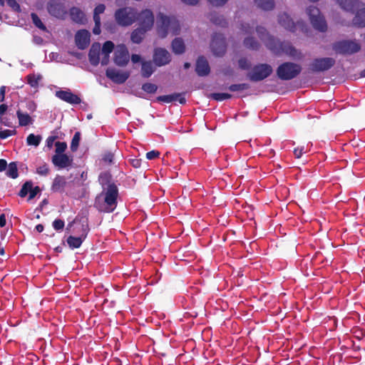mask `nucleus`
<instances>
[{"mask_svg": "<svg viewBox=\"0 0 365 365\" xmlns=\"http://www.w3.org/2000/svg\"><path fill=\"white\" fill-rule=\"evenodd\" d=\"M98 182L102 187V191L96 198V207L101 212H112L118 204V186L109 172L101 173L98 176Z\"/></svg>", "mask_w": 365, "mask_h": 365, "instance_id": "f257e3e1", "label": "nucleus"}, {"mask_svg": "<svg viewBox=\"0 0 365 365\" xmlns=\"http://www.w3.org/2000/svg\"><path fill=\"white\" fill-rule=\"evenodd\" d=\"M180 31V23L175 17H169L162 13L158 15L157 32L160 38H165L169 32L178 35Z\"/></svg>", "mask_w": 365, "mask_h": 365, "instance_id": "f03ea898", "label": "nucleus"}, {"mask_svg": "<svg viewBox=\"0 0 365 365\" xmlns=\"http://www.w3.org/2000/svg\"><path fill=\"white\" fill-rule=\"evenodd\" d=\"M340 7L351 13L356 11L353 24L359 27H365V8L360 9L363 4L358 0H336Z\"/></svg>", "mask_w": 365, "mask_h": 365, "instance_id": "7ed1b4c3", "label": "nucleus"}, {"mask_svg": "<svg viewBox=\"0 0 365 365\" xmlns=\"http://www.w3.org/2000/svg\"><path fill=\"white\" fill-rule=\"evenodd\" d=\"M264 43L269 50L276 55L284 53L291 57H296L300 54L290 42L280 41L272 36H269Z\"/></svg>", "mask_w": 365, "mask_h": 365, "instance_id": "20e7f679", "label": "nucleus"}, {"mask_svg": "<svg viewBox=\"0 0 365 365\" xmlns=\"http://www.w3.org/2000/svg\"><path fill=\"white\" fill-rule=\"evenodd\" d=\"M361 44L355 40H341L332 44L333 51L340 55L350 56L361 50Z\"/></svg>", "mask_w": 365, "mask_h": 365, "instance_id": "39448f33", "label": "nucleus"}, {"mask_svg": "<svg viewBox=\"0 0 365 365\" xmlns=\"http://www.w3.org/2000/svg\"><path fill=\"white\" fill-rule=\"evenodd\" d=\"M116 23L121 26H128L137 21V11L132 7H123L115 11Z\"/></svg>", "mask_w": 365, "mask_h": 365, "instance_id": "423d86ee", "label": "nucleus"}, {"mask_svg": "<svg viewBox=\"0 0 365 365\" xmlns=\"http://www.w3.org/2000/svg\"><path fill=\"white\" fill-rule=\"evenodd\" d=\"M301 71L300 65L292 62H284L277 68V75L281 80L289 81L296 78Z\"/></svg>", "mask_w": 365, "mask_h": 365, "instance_id": "0eeeda50", "label": "nucleus"}, {"mask_svg": "<svg viewBox=\"0 0 365 365\" xmlns=\"http://www.w3.org/2000/svg\"><path fill=\"white\" fill-rule=\"evenodd\" d=\"M273 72L272 67L267 63L255 65L251 72L247 74V78L252 82L262 81L269 77Z\"/></svg>", "mask_w": 365, "mask_h": 365, "instance_id": "6e6552de", "label": "nucleus"}, {"mask_svg": "<svg viewBox=\"0 0 365 365\" xmlns=\"http://www.w3.org/2000/svg\"><path fill=\"white\" fill-rule=\"evenodd\" d=\"M76 229H78L76 232L78 234V236L73 237L70 235L66 240L68 245L71 249L79 248L84 240L86 238L89 232L88 220H86L83 221L78 227H76Z\"/></svg>", "mask_w": 365, "mask_h": 365, "instance_id": "1a4fd4ad", "label": "nucleus"}, {"mask_svg": "<svg viewBox=\"0 0 365 365\" xmlns=\"http://www.w3.org/2000/svg\"><path fill=\"white\" fill-rule=\"evenodd\" d=\"M307 13L309 17L310 22L312 26L321 31L324 32L327 31V24L324 17L321 14L319 9L314 6H310L307 9Z\"/></svg>", "mask_w": 365, "mask_h": 365, "instance_id": "9d476101", "label": "nucleus"}, {"mask_svg": "<svg viewBox=\"0 0 365 365\" xmlns=\"http://www.w3.org/2000/svg\"><path fill=\"white\" fill-rule=\"evenodd\" d=\"M335 63V59L331 57L316 58L309 64L308 69L312 73L324 72L331 68Z\"/></svg>", "mask_w": 365, "mask_h": 365, "instance_id": "9b49d317", "label": "nucleus"}, {"mask_svg": "<svg viewBox=\"0 0 365 365\" xmlns=\"http://www.w3.org/2000/svg\"><path fill=\"white\" fill-rule=\"evenodd\" d=\"M48 14L58 19H65L68 11L62 0H49L46 6Z\"/></svg>", "mask_w": 365, "mask_h": 365, "instance_id": "f8f14e48", "label": "nucleus"}, {"mask_svg": "<svg viewBox=\"0 0 365 365\" xmlns=\"http://www.w3.org/2000/svg\"><path fill=\"white\" fill-rule=\"evenodd\" d=\"M210 48L215 56L219 57L224 56L227 49L225 36L221 34H214L212 38Z\"/></svg>", "mask_w": 365, "mask_h": 365, "instance_id": "ddd939ff", "label": "nucleus"}, {"mask_svg": "<svg viewBox=\"0 0 365 365\" xmlns=\"http://www.w3.org/2000/svg\"><path fill=\"white\" fill-rule=\"evenodd\" d=\"M170 53L164 48L157 47L153 50V62L158 66L161 67L168 65L171 61Z\"/></svg>", "mask_w": 365, "mask_h": 365, "instance_id": "4468645a", "label": "nucleus"}, {"mask_svg": "<svg viewBox=\"0 0 365 365\" xmlns=\"http://www.w3.org/2000/svg\"><path fill=\"white\" fill-rule=\"evenodd\" d=\"M137 20L139 21V27L149 31L154 24V15L151 10L145 9L139 14L137 12Z\"/></svg>", "mask_w": 365, "mask_h": 365, "instance_id": "2eb2a0df", "label": "nucleus"}, {"mask_svg": "<svg viewBox=\"0 0 365 365\" xmlns=\"http://www.w3.org/2000/svg\"><path fill=\"white\" fill-rule=\"evenodd\" d=\"M114 62L118 66H125L129 62V52L124 44L117 46L114 53Z\"/></svg>", "mask_w": 365, "mask_h": 365, "instance_id": "dca6fc26", "label": "nucleus"}, {"mask_svg": "<svg viewBox=\"0 0 365 365\" xmlns=\"http://www.w3.org/2000/svg\"><path fill=\"white\" fill-rule=\"evenodd\" d=\"M55 96L61 101L71 105H77L81 103V98L72 93L70 89L57 91Z\"/></svg>", "mask_w": 365, "mask_h": 365, "instance_id": "f3484780", "label": "nucleus"}, {"mask_svg": "<svg viewBox=\"0 0 365 365\" xmlns=\"http://www.w3.org/2000/svg\"><path fill=\"white\" fill-rule=\"evenodd\" d=\"M106 76L113 82L122 84L125 83L130 76L128 71H119L115 68H108L106 72Z\"/></svg>", "mask_w": 365, "mask_h": 365, "instance_id": "a211bd4d", "label": "nucleus"}, {"mask_svg": "<svg viewBox=\"0 0 365 365\" xmlns=\"http://www.w3.org/2000/svg\"><path fill=\"white\" fill-rule=\"evenodd\" d=\"M90 33L87 30L78 31L75 36V41L79 49H85L90 43Z\"/></svg>", "mask_w": 365, "mask_h": 365, "instance_id": "6ab92c4d", "label": "nucleus"}, {"mask_svg": "<svg viewBox=\"0 0 365 365\" xmlns=\"http://www.w3.org/2000/svg\"><path fill=\"white\" fill-rule=\"evenodd\" d=\"M279 24L283 26L285 29L294 32L296 30L297 25L303 26V22L298 21L296 24L293 20L286 13L279 14L278 16Z\"/></svg>", "mask_w": 365, "mask_h": 365, "instance_id": "aec40b11", "label": "nucleus"}, {"mask_svg": "<svg viewBox=\"0 0 365 365\" xmlns=\"http://www.w3.org/2000/svg\"><path fill=\"white\" fill-rule=\"evenodd\" d=\"M195 71L199 76H206L210 73V67L205 57L200 56L195 64Z\"/></svg>", "mask_w": 365, "mask_h": 365, "instance_id": "412c9836", "label": "nucleus"}, {"mask_svg": "<svg viewBox=\"0 0 365 365\" xmlns=\"http://www.w3.org/2000/svg\"><path fill=\"white\" fill-rule=\"evenodd\" d=\"M51 161L56 167L59 169H63L71 165L73 159L66 154H61L53 155Z\"/></svg>", "mask_w": 365, "mask_h": 365, "instance_id": "4be33fe9", "label": "nucleus"}, {"mask_svg": "<svg viewBox=\"0 0 365 365\" xmlns=\"http://www.w3.org/2000/svg\"><path fill=\"white\" fill-rule=\"evenodd\" d=\"M100 43H96L91 46L88 53V59L92 66H96L100 63Z\"/></svg>", "mask_w": 365, "mask_h": 365, "instance_id": "5701e85b", "label": "nucleus"}, {"mask_svg": "<svg viewBox=\"0 0 365 365\" xmlns=\"http://www.w3.org/2000/svg\"><path fill=\"white\" fill-rule=\"evenodd\" d=\"M66 183L64 176L57 175L53 180L51 189L53 192H63Z\"/></svg>", "mask_w": 365, "mask_h": 365, "instance_id": "b1692460", "label": "nucleus"}, {"mask_svg": "<svg viewBox=\"0 0 365 365\" xmlns=\"http://www.w3.org/2000/svg\"><path fill=\"white\" fill-rule=\"evenodd\" d=\"M171 47L173 52L177 55L182 54L185 51L184 41L179 37L173 40Z\"/></svg>", "mask_w": 365, "mask_h": 365, "instance_id": "393cba45", "label": "nucleus"}, {"mask_svg": "<svg viewBox=\"0 0 365 365\" xmlns=\"http://www.w3.org/2000/svg\"><path fill=\"white\" fill-rule=\"evenodd\" d=\"M70 16L73 21L83 24L85 19L84 13L78 7L73 6L70 9Z\"/></svg>", "mask_w": 365, "mask_h": 365, "instance_id": "a878e982", "label": "nucleus"}, {"mask_svg": "<svg viewBox=\"0 0 365 365\" xmlns=\"http://www.w3.org/2000/svg\"><path fill=\"white\" fill-rule=\"evenodd\" d=\"M210 21L215 25L220 27H227L228 23L222 15H220L216 12H212L208 16Z\"/></svg>", "mask_w": 365, "mask_h": 365, "instance_id": "bb28decb", "label": "nucleus"}, {"mask_svg": "<svg viewBox=\"0 0 365 365\" xmlns=\"http://www.w3.org/2000/svg\"><path fill=\"white\" fill-rule=\"evenodd\" d=\"M16 115L19 119V126H27L33 124L34 120L26 113H23L20 109L16 111Z\"/></svg>", "mask_w": 365, "mask_h": 365, "instance_id": "cd10ccee", "label": "nucleus"}, {"mask_svg": "<svg viewBox=\"0 0 365 365\" xmlns=\"http://www.w3.org/2000/svg\"><path fill=\"white\" fill-rule=\"evenodd\" d=\"M141 66V75L144 78H149L155 71L151 61H143Z\"/></svg>", "mask_w": 365, "mask_h": 365, "instance_id": "c85d7f7f", "label": "nucleus"}, {"mask_svg": "<svg viewBox=\"0 0 365 365\" xmlns=\"http://www.w3.org/2000/svg\"><path fill=\"white\" fill-rule=\"evenodd\" d=\"M148 31L138 27L133 31L130 35V40L134 43H140Z\"/></svg>", "mask_w": 365, "mask_h": 365, "instance_id": "c756f323", "label": "nucleus"}, {"mask_svg": "<svg viewBox=\"0 0 365 365\" xmlns=\"http://www.w3.org/2000/svg\"><path fill=\"white\" fill-rule=\"evenodd\" d=\"M243 45L245 48L252 51H257L260 48V43L253 36L246 37L243 41Z\"/></svg>", "mask_w": 365, "mask_h": 365, "instance_id": "7c9ffc66", "label": "nucleus"}, {"mask_svg": "<svg viewBox=\"0 0 365 365\" xmlns=\"http://www.w3.org/2000/svg\"><path fill=\"white\" fill-rule=\"evenodd\" d=\"M42 79L41 74L31 73L26 76L27 83L32 88H37L39 81Z\"/></svg>", "mask_w": 365, "mask_h": 365, "instance_id": "2f4dec72", "label": "nucleus"}, {"mask_svg": "<svg viewBox=\"0 0 365 365\" xmlns=\"http://www.w3.org/2000/svg\"><path fill=\"white\" fill-rule=\"evenodd\" d=\"M6 175L13 179H16L19 176L17 165L15 162H11L7 165Z\"/></svg>", "mask_w": 365, "mask_h": 365, "instance_id": "473e14b6", "label": "nucleus"}, {"mask_svg": "<svg viewBox=\"0 0 365 365\" xmlns=\"http://www.w3.org/2000/svg\"><path fill=\"white\" fill-rule=\"evenodd\" d=\"M257 4L258 7L263 10L269 11L272 10L274 6L273 0H254Z\"/></svg>", "mask_w": 365, "mask_h": 365, "instance_id": "72a5a7b5", "label": "nucleus"}, {"mask_svg": "<svg viewBox=\"0 0 365 365\" xmlns=\"http://www.w3.org/2000/svg\"><path fill=\"white\" fill-rule=\"evenodd\" d=\"M179 95L178 93H174L170 95L159 96L156 100L159 102L169 103L173 101H176Z\"/></svg>", "mask_w": 365, "mask_h": 365, "instance_id": "f704fd0d", "label": "nucleus"}, {"mask_svg": "<svg viewBox=\"0 0 365 365\" xmlns=\"http://www.w3.org/2000/svg\"><path fill=\"white\" fill-rule=\"evenodd\" d=\"M41 141V135H36L33 133H31L28 135L26 138V143L29 145H34L37 147Z\"/></svg>", "mask_w": 365, "mask_h": 365, "instance_id": "c9c22d12", "label": "nucleus"}, {"mask_svg": "<svg viewBox=\"0 0 365 365\" xmlns=\"http://www.w3.org/2000/svg\"><path fill=\"white\" fill-rule=\"evenodd\" d=\"M250 88V84L248 83H237V84H232L228 87V90L231 92H239L245 90H247Z\"/></svg>", "mask_w": 365, "mask_h": 365, "instance_id": "e433bc0d", "label": "nucleus"}, {"mask_svg": "<svg viewBox=\"0 0 365 365\" xmlns=\"http://www.w3.org/2000/svg\"><path fill=\"white\" fill-rule=\"evenodd\" d=\"M232 97V95L227 93H212L210 94V98L216 101H222Z\"/></svg>", "mask_w": 365, "mask_h": 365, "instance_id": "4c0bfd02", "label": "nucleus"}, {"mask_svg": "<svg viewBox=\"0 0 365 365\" xmlns=\"http://www.w3.org/2000/svg\"><path fill=\"white\" fill-rule=\"evenodd\" d=\"M31 17L32 19L33 24L41 31H46V26L41 21L38 16L36 13H31Z\"/></svg>", "mask_w": 365, "mask_h": 365, "instance_id": "58836bf2", "label": "nucleus"}, {"mask_svg": "<svg viewBox=\"0 0 365 365\" xmlns=\"http://www.w3.org/2000/svg\"><path fill=\"white\" fill-rule=\"evenodd\" d=\"M33 182L31 181H26L23 184L19 192V195L21 197H26L28 194H29L30 190L32 188Z\"/></svg>", "mask_w": 365, "mask_h": 365, "instance_id": "ea45409f", "label": "nucleus"}, {"mask_svg": "<svg viewBox=\"0 0 365 365\" xmlns=\"http://www.w3.org/2000/svg\"><path fill=\"white\" fill-rule=\"evenodd\" d=\"M101 160L106 165L114 163V153L110 151H106L102 154Z\"/></svg>", "mask_w": 365, "mask_h": 365, "instance_id": "a19ab883", "label": "nucleus"}, {"mask_svg": "<svg viewBox=\"0 0 365 365\" xmlns=\"http://www.w3.org/2000/svg\"><path fill=\"white\" fill-rule=\"evenodd\" d=\"M256 32L259 36V38L264 42L269 36L271 35L268 33L267 30L263 26H257Z\"/></svg>", "mask_w": 365, "mask_h": 365, "instance_id": "79ce46f5", "label": "nucleus"}, {"mask_svg": "<svg viewBox=\"0 0 365 365\" xmlns=\"http://www.w3.org/2000/svg\"><path fill=\"white\" fill-rule=\"evenodd\" d=\"M80 140H81V133H80V132H76L74 134V135L72 138L71 143V150L73 152H75L77 150L78 145H79Z\"/></svg>", "mask_w": 365, "mask_h": 365, "instance_id": "37998d69", "label": "nucleus"}, {"mask_svg": "<svg viewBox=\"0 0 365 365\" xmlns=\"http://www.w3.org/2000/svg\"><path fill=\"white\" fill-rule=\"evenodd\" d=\"M142 90L147 93H155L158 90V86L151 83H145L142 86Z\"/></svg>", "mask_w": 365, "mask_h": 365, "instance_id": "c03bdc74", "label": "nucleus"}, {"mask_svg": "<svg viewBox=\"0 0 365 365\" xmlns=\"http://www.w3.org/2000/svg\"><path fill=\"white\" fill-rule=\"evenodd\" d=\"M106 6L103 4L97 5L93 11V20H101L100 14L105 11Z\"/></svg>", "mask_w": 365, "mask_h": 365, "instance_id": "a18cd8bd", "label": "nucleus"}, {"mask_svg": "<svg viewBox=\"0 0 365 365\" xmlns=\"http://www.w3.org/2000/svg\"><path fill=\"white\" fill-rule=\"evenodd\" d=\"M49 168L46 163H43L36 168V173L39 175L46 176L49 173Z\"/></svg>", "mask_w": 365, "mask_h": 365, "instance_id": "49530a36", "label": "nucleus"}, {"mask_svg": "<svg viewBox=\"0 0 365 365\" xmlns=\"http://www.w3.org/2000/svg\"><path fill=\"white\" fill-rule=\"evenodd\" d=\"M56 146V154L55 155H61L64 154L63 153L67 148V144L65 142L58 141L55 143Z\"/></svg>", "mask_w": 365, "mask_h": 365, "instance_id": "de8ad7c7", "label": "nucleus"}, {"mask_svg": "<svg viewBox=\"0 0 365 365\" xmlns=\"http://www.w3.org/2000/svg\"><path fill=\"white\" fill-rule=\"evenodd\" d=\"M238 66L242 70H249L251 68V63L245 57L238 60Z\"/></svg>", "mask_w": 365, "mask_h": 365, "instance_id": "09e8293b", "label": "nucleus"}, {"mask_svg": "<svg viewBox=\"0 0 365 365\" xmlns=\"http://www.w3.org/2000/svg\"><path fill=\"white\" fill-rule=\"evenodd\" d=\"M114 43L110 41H106L102 47V53H108L110 54L113 48H114Z\"/></svg>", "mask_w": 365, "mask_h": 365, "instance_id": "8fccbe9b", "label": "nucleus"}, {"mask_svg": "<svg viewBox=\"0 0 365 365\" xmlns=\"http://www.w3.org/2000/svg\"><path fill=\"white\" fill-rule=\"evenodd\" d=\"M255 25V23H252V25H250L248 23H242V24H241L240 29L245 34H252Z\"/></svg>", "mask_w": 365, "mask_h": 365, "instance_id": "3c124183", "label": "nucleus"}, {"mask_svg": "<svg viewBox=\"0 0 365 365\" xmlns=\"http://www.w3.org/2000/svg\"><path fill=\"white\" fill-rule=\"evenodd\" d=\"M16 134V130H0V139H6L11 135Z\"/></svg>", "mask_w": 365, "mask_h": 365, "instance_id": "603ef678", "label": "nucleus"}, {"mask_svg": "<svg viewBox=\"0 0 365 365\" xmlns=\"http://www.w3.org/2000/svg\"><path fill=\"white\" fill-rule=\"evenodd\" d=\"M7 5L11 7L14 11H20L21 7L20 5L17 3L16 0H6Z\"/></svg>", "mask_w": 365, "mask_h": 365, "instance_id": "864d4df0", "label": "nucleus"}, {"mask_svg": "<svg viewBox=\"0 0 365 365\" xmlns=\"http://www.w3.org/2000/svg\"><path fill=\"white\" fill-rule=\"evenodd\" d=\"M64 221L60 219H56L53 222V227L56 230H61L64 227Z\"/></svg>", "mask_w": 365, "mask_h": 365, "instance_id": "5fc2aeb1", "label": "nucleus"}, {"mask_svg": "<svg viewBox=\"0 0 365 365\" xmlns=\"http://www.w3.org/2000/svg\"><path fill=\"white\" fill-rule=\"evenodd\" d=\"M40 192H41V189L38 186H35V187L32 186V188L30 190V192H29V200L34 199L36 196V195L38 193H39Z\"/></svg>", "mask_w": 365, "mask_h": 365, "instance_id": "6e6d98bb", "label": "nucleus"}, {"mask_svg": "<svg viewBox=\"0 0 365 365\" xmlns=\"http://www.w3.org/2000/svg\"><path fill=\"white\" fill-rule=\"evenodd\" d=\"M160 152L155 150H153L146 153V158L148 160H154L160 156Z\"/></svg>", "mask_w": 365, "mask_h": 365, "instance_id": "4d7b16f0", "label": "nucleus"}, {"mask_svg": "<svg viewBox=\"0 0 365 365\" xmlns=\"http://www.w3.org/2000/svg\"><path fill=\"white\" fill-rule=\"evenodd\" d=\"M95 22V26L93 29V33L96 35H98L101 34V20H93Z\"/></svg>", "mask_w": 365, "mask_h": 365, "instance_id": "13d9d810", "label": "nucleus"}, {"mask_svg": "<svg viewBox=\"0 0 365 365\" xmlns=\"http://www.w3.org/2000/svg\"><path fill=\"white\" fill-rule=\"evenodd\" d=\"M36 103L33 101L26 103V108L31 113H34L36 110Z\"/></svg>", "mask_w": 365, "mask_h": 365, "instance_id": "bf43d9fd", "label": "nucleus"}, {"mask_svg": "<svg viewBox=\"0 0 365 365\" xmlns=\"http://www.w3.org/2000/svg\"><path fill=\"white\" fill-rule=\"evenodd\" d=\"M228 0H208V1L213 6H222L227 3Z\"/></svg>", "mask_w": 365, "mask_h": 365, "instance_id": "052dcab7", "label": "nucleus"}, {"mask_svg": "<svg viewBox=\"0 0 365 365\" xmlns=\"http://www.w3.org/2000/svg\"><path fill=\"white\" fill-rule=\"evenodd\" d=\"M179 95L176 101H178L180 104L184 105L186 103V99L185 98V93H178Z\"/></svg>", "mask_w": 365, "mask_h": 365, "instance_id": "680f3d73", "label": "nucleus"}, {"mask_svg": "<svg viewBox=\"0 0 365 365\" xmlns=\"http://www.w3.org/2000/svg\"><path fill=\"white\" fill-rule=\"evenodd\" d=\"M0 123L7 127H12L11 122L6 117H0Z\"/></svg>", "mask_w": 365, "mask_h": 365, "instance_id": "e2e57ef3", "label": "nucleus"}, {"mask_svg": "<svg viewBox=\"0 0 365 365\" xmlns=\"http://www.w3.org/2000/svg\"><path fill=\"white\" fill-rule=\"evenodd\" d=\"M6 93V86H2L0 87V103L4 101Z\"/></svg>", "mask_w": 365, "mask_h": 365, "instance_id": "0e129e2a", "label": "nucleus"}, {"mask_svg": "<svg viewBox=\"0 0 365 365\" xmlns=\"http://www.w3.org/2000/svg\"><path fill=\"white\" fill-rule=\"evenodd\" d=\"M103 57L101 58V64L103 66H106L109 62V54L108 53H102Z\"/></svg>", "mask_w": 365, "mask_h": 365, "instance_id": "69168bd1", "label": "nucleus"}, {"mask_svg": "<svg viewBox=\"0 0 365 365\" xmlns=\"http://www.w3.org/2000/svg\"><path fill=\"white\" fill-rule=\"evenodd\" d=\"M304 148H295L294 150V155L297 158H299L303 154Z\"/></svg>", "mask_w": 365, "mask_h": 365, "instance_id": "338daca9", "label": "nucleus"}, {"mask_svg": "<svg viewBox=\"0 0 365 365\" xmlns=\"http://www.w3.org/2000/svg\"><path fill=\"white\" fill-rule=\"evenodd\" d=\"M7 162L4 159H0V172H3L6 170Z\"/></svg>", "mask_w": 365, "mask_h": 365, "instance_id": "774afa93", "label": "nucleus"}]
</instances>
